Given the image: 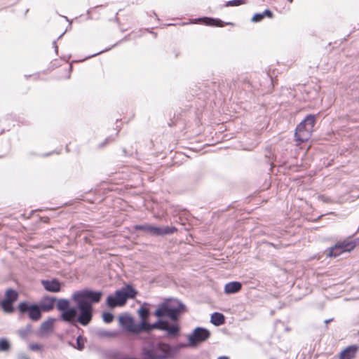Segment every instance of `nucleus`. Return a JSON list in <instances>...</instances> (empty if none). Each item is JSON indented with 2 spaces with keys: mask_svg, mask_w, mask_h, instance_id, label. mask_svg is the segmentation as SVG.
<instances>
[{
  "mask_svg": "<svg viewBox=\"0 0 359 359\" xmlns=\"http://www.w3.org/2000/svg\"><path fill=\"white\" fill-rule=\"evenodd\" d=\"M102 297L100 291L83 290L75 292L72 299L76 304L80 314H92L93 304L98 303Z\"/></svg>",
  "mask_w": 359,
  "mask_h": 359,
  "instance_id": "f257e3e1",
  "label": "nucleus"
},
{
  "mask_svg": "<svg viewBox=\"0 0 359 359\" xmlns=\"http://www.w3.org/2000/svg\"><path fill=\"white\" fill-rule=\"evenodd\" d=\"M56 299L45 296L41 299L38 304H29L27 302H20L18 310L21 313L29 312V314H41V312L51 311L55 305Z\"/></svg>",
  "mask_w": 359,
  "mask_h": 359,
  "instance_id": "f03ea898",
  "label": "nucleus"
},
{
  "mask_svg": "<svg viewBox=\"0 0 359 359\" xmlns=\"http://www.w3.org/2000/svg\"><path fill=\"white\" fill-rule=\"evenodd\" d=\"M315 124L316 116L309 114L297 125L295 129L294 137L298 144L305 142L311 138Z\"/></svg>",
  "mask_w": 359,
  "mask_h": 359,
  "instance_id": "7ed1b4c3",
  "label": "nucleus"
},
{
  "mask_svg": "<svg viewBox=\"0 0 359 359\" xmlns=\"http://www.w3.org/2000/svg\"><path fill=\"white\" fill-rule=\"evenodd\" d=\"M187 312V306L176 298L165 299L155 311L154 314H181Z\"/></svg>",
  "mask_w": 359,
  "mask_h": 359,
  "instance_id": "20e7f679",
  "label": "nucleus"
},
{
  "mask_svg": "<svg viewBox=\"0 0 359 359\" xmlns=\"http://www.w3.org/2000/svg\"><path fill=\"white\" fill-rule=\"evenodd\" d=\"M137 292L131 286H126L121 290H117L114 294L107 298L106 304L109 308H114L125 304L128 298H134Z\"/></svg>",
  "mask_w": 359,
  "mask_h": 359,
  "instance_id": "39448f33",
  "label": "nucleus"
},
{
  "mask_svg": "<svg viewBox=\"0 0 359 359\" xmlns=\"http://www.w3.org/2000/svg\"><path fill=\"white\" fill-rule=\"evenodd\" d=\"M142 320L140 323H135L131 316H119V323L127 331L134 334H138L143 330H149V326L145 323L144 320L149 316H140Z\"/></svg>",
  "mask_w": 359,
  "mask_h": 359,
  "instance_id": "423d86ee",
  "label": "nucleus"
},
{
  "mask_svg": "<svg viewBox=\"0 0 359 359\" xmlns=\"http://www.w3.org/2000/svg\"><path fill=\"white\" fill-rule=\"evenodd\" d=\"M210 336V331L202 327H196L188 336L189 346L196 347L199 344L205 341Z\"/></svg>",
  "mask_w": 359,
  "mask_h": 359,
  "instance_id": "0eeeda50",
  "label": "nucleus"
},
{
  "mask_svg": "<svg viewBox=\"0 0 359 359\" xmlns=\"http://www.w3.org/2000/svg\"><path fill=\"white\" fill-rule=\"evenodd\" d=\"M357 244L354 241L345 240L338 242L333 247L329 249L328 256L336 257L344 252H350L356 247Z\"/></svg>",
  "mask_w": 359,
  "mask_h": 359,
  "instance_id": "6e6552de",
  "label": "nucleus"
},
{
  "mask_svg": "<svg viewBox=\"0 0 359 359\" xmlns=\"http://www.w3.org/2000/svg\"><path fill=\"white\" fill-rule=\"evenodd\" d=\"M18 293L13 289H8L5 293V297L1 302L2 310L6 313H13L14 311L13 303L17 301Z\"/></svg>",
  "mask_w": 359,
  "mask_h": 359,
  "instance_id": "1a4fd4ad",
  "label": "nucleus"
},
{
  "mask_svg": "<svg viewBox=\"0 0 359 359\" xmlns=\"http://www.w3.org/2000/svg\"><path fill=\"white\" fill-rule=\"evenodd\" d=\"M153 327L158 328L167 332L168 334L176 337L179 334L180 327L176 324H170L168 322L159 321L153 325Z\"/></svg>",
  "mask_w": 359,
  "mask_h": 359,
  "instance_id": "9d476101",
  "label": "nucleus"
},
{
  "mask_svg": "<svg viewBox=\"0 0 359 359\" xmlns=\"http://www.w3.org/2000/svg\"><path fill=\"white\" fill-rule=\"evenodd\" d=\"M62 320L72 324L79 323L82 325H88L93 316H60Z\"/></svg>",
  "mask_w": 359,
  "mask_h": 359,
  "instance_id": "9b49d317",
  "label": "nucleus"
},
{
  "mask_svg": "<svg viewBox=\"0 0 359 359\" xmlns=\"http://www.w3.org/2000/svg\"><path fill=\"white\" fill-rule=\"evenodd\" d=\"M197 22L210 27H223L225 25H233L232 22H224L219 19L204 17L196 20Z\"/></svg>",
  "mask_w": 359,
  "mask_h": 359,
  "instance_id": "f8f14e48",
  "label": "nucleus"
},
{
  "mask_svg": "<svg viewBox=\"0 0 359 359\" xmlns=\"http://www.w3.org/2000/svg\"><path fill=\"white\" fill-rule=\"evenodd\" d=\"M55 319L49 318L43 322L39 330L38 335L41 337H47L53 332Z\"/></svg>",
  "mask_w": 359,
  "mask_h": 359,
  "instance_id": "ddd939ff",
  "label": "nucleus"
},
{
  "mask_svg": "<svg viewBox=\"0 0 359 359\" xmlns=\"http://www.w3.org/2000/svg\"><path fill=\"white\" fill-rule=\"evenodd\" d=\"M41 285L44 289L50 292H59L61 290V283L56 278L42 280Z\"/></svg>",
  "mask_w": 359,
  "mask_h": 359,
  "instance_id": "4468645a",
  "label": "nucleus"
},
{
  "mask_svg": "<svg viewBox=\"0 0 359 359\" xmlns=\"http://www.w3.org/2000/svg\"><path fill=\"white\" fill-rule=\"evenodd\" d=\"M56 306L58 311L62 312V314H77V310L76 308H69V302L67 299H58Z\"/></svg>",
  "mask_w": 359,
  "mask_h": 359,
  "instance_id": "2eb2a0df",
  "label": "nucleus"
},
{
  "mask_svg": "<svg viewBox=\"0 0 359 359\" xmlns=\"http://www.w3.org/2000/svg\"><path fill=\"white\" fill-rule=\"evenodd\" d=\"M357 350V346H349L341 351L339 359H353L356 355Z\"/></svg>",
  "mask_w": 359,
  "mask_h": 359,
  "instance_id": "dca6fc26",
  "label": "nucleus"
},
{
  "mask_svg": "<svg viewBox=\"0 0 359 359\" xmlns=\"http://www.w3.org/2000/svg\"><path fill=\"white\" fill-rule=\"evenodd\" d=\"M242 288V284L238 281H233L224 285V292L227 294L238 292Z\"/></svg>",
  "mask_w": 359,
  "mask_h": 359,
  "instance_id": "f3484780",
  "label": "nucleus"
},
{
  "mask_svg": "<svg viewBox=\"0 0 359 359\" xmlns=\"http://www.w3.org/2000/svg\"><path fill=\"white\" fill-rule=\"evenodd\" d=\"M134 229L137 231H142L149 233L153 236H156L158 226H154L151 224L135 225Z\"/></svg>",
  "mask_w": 359,
  "mask_h": 359,
  "instance_id": "a211bd4d",
  "label": "nucleus"
},
{
  "mask_svg": "<svg viewBox=\"0 0 359 359\" xmlns=\"http://www.w3.org/2000/svg\"><path fill=\"white\" fill-rule=\"evenodd\" d=\"M156 351L153 348L143 347L141 353V358L139 359H158Z\"/></svg>",
  "mask_w": 359,
  "mask_h": 359,
  "instance_id": "6ab92c4d",
  "label": "nucleus"
},
{
  "mask_svg": "<svg viewBox=\"0 0 359 359\" xmlns=\"http://www.w3.org/2000/svg\"><path fill=\"white\" fill-rule=\"evenodd\" d=\"M177 231V229L175 226H163L158 227L156 236H165L173 234Z\"/></svg>",
  "mask_w": 359,
  "mask_h": 359,
  "instance_id": "aec40b11",
  "label": "nucleus"
},
{
  "mask_svg": "<svg viewBox=\"0 0 359 359\" xmlns=\"http://www.w3.org/2000/svg\"><path fill=\"white\" fill-rule=\"evenodd\" d=\"M97 334L102 338H114L117 335V332L114 331H108L103 329H100L97 331Z\"/></svg>",
  "mask_w": 359,
  "mask_h": 359,
  "instance_id": "412c9836",
  "label": "nucleus"
},
{
  "mask_svg": "<svg viewBox=\"0 0 359 359\" xmlns=\"http://www.w3.org/2000/svg\"><path fill=\"white\" fill-rule=\"evenodd\" d=\"M11 348V344L5 338L0 339V352H8Z\"/></svg>",
  "mask_w": 359,
  "mask_h": 359,
  "instance_id": "4be33fe9",
  "label": "nucleus"
},
{
  "mask_svg": "<svg viewBox=\"0 0 359 359\" xmlns=\"http://www.w3.org/2000/svg\"><path fill=\"white\" fill-rule=\"evenodd\" d=\"M211 316L210 322L213 325L218 326V325H222L223 323H224V320H225L224 316Z\"/></svg>",
  "mask_w": 359,
  "mask_h": 359,
  "instance_id": "5701e85b",
  "label": "nucleus"
},
{
  "mask_svg": "<svg viewBox=\"0 0 359 359\" xmlns=\"http://www.w3.org/2000/svg\"><path fill=\"white\" fill-rule=\"evenodd\" d=\"M245 4V0H232L227 2V6H237Z\"/></svg>",
  "mask_w": 359,
  "mask_h": 359,
  "instance_id": "b1692460",
  "label": "nucleus"
},
{
  "mask_svg": "<svg viewBox=\"0 0 359 359\" xmlns=\"http://www.w3.org/2000/svg\"><path fill=\"white\" fill-rule=\"evenodd\" d=\"M264 18L263 13H256L252 18V20L255 22H259Z\"/></svg>",
  "mask_w": 359,
  "mask_h": 359,
  "instance_id": "393cba45",
  "label": "nucleus"
},
{
  "mask_svg": "<svg viewBox=\"0 0 359 359\" xmlns=\"http://www.w3.org/2000/svg\"><path fill=\"white\" fill-rule=\"evenodd\" d=\"M77 349L81 351L84 348V343L81 339V337H78L76 339Z\"/></svg>",
  "mask_w": 359,
  "mask_h": 359,
  "instance_id": "a878e982",
  "label": "nucleus"
},
{
  "mask_svg": "<svg viewBox=\"0 0 359 359\" xmlns=\"http://www.w3.org/2000/svg\"><path fill=\"white\" fill-rule=\"evenodd\" d=\"M29 348L32 351H39L41 350L43 346L38 344H30Z\"/></svg>",
  "mask_w": 359,
  "mask_h": 359,
  "instance_id": "bb28decb",
  "label": "nucleus"
},
{
  "mask_svg": "<svg viewBox=\"0 0 359 359\" xmlns=\"http://www.w3.org/2000/svg\"><path fill=\"white\" fill-rule=\"evenodd\" d=\"M138 314H141V315L149 314V309L145 306H142L138 311Z\"/></svg>",
  "mask_w": 359,
  "mask_h": 359,
  "instance_id": "cd10ccee",
  "label": "nucleus"
},
{
  "mask_svg": "<svg viewBox=\"0 0 359 359\" xmlns=\"http://www.w3.org/2000/svg\"><path fill=\"white\" fill-rule=\"evenodd\" d=\"M102 317L105 323H109L113 321L114 316H102Z\"/></svg>",
  "mask_w": 359,
  "mask_h": 359,
  "instance_id": "c85d7f7f",
  "label": "nucleus"
},
{
  "mask_svg": "<svg viewBox=\"0 0 359 359\" xmlns=\"http://www.w3.org/2000/svg\"><path fill=\"white\" fill-rule=\"evenodd\" d=\"M262 13H263V15L264 18L267 17V18H271L273 16V13L270 10H268V9L265 10Z\"/></svg>",
  "mask_w": 359,
  "mask_h": 359,
  "instance_id": "c756f323",
  "label": "nucleus"
},
{
  "mask_svg": "<svg viewBox=\"0 0 359 359\" xmlns=\"http://www.w3.org/2000/svg\"><path fill=\"white\" fill-rule=\"evenodd\" d=\"M65 69L67 72V78H69V76H70V71L72 69V66L69 65H66V67H65Z\"/></svg>",
  "mask_w": 359,
  "mask_h": 359,
  "instance_id": "7c9ffc66",
  "label": "nucleus"
},
{
  "mask_svg": "<svg viewBox=\"0 0 359 359\" xmlns=\"http://www.w3.org/2000/svg\"><path fill=\"white\" fill-rule=\"evenodd\" d=\"M29 318L34 320V321H37L40 319L41 316H29Z\"/></svg>",
  "mask_w": 359,
  "mask_h": 359,
  "instance_id": "2f4dec72",
  "label": "nucleus"
},
{
  "mask_svg": "<svg viewBox=\"0 0 359 359\" xmlns=\"http://www.w3.org/2000/svg\"><path fill=\"white\" fill-rule=\"evenodd\" d=\"M158 316L160 317L161 316ZM168 316V317H170V319H172V320H177V319H178V317H179L180 316H174V315H172V316Z\"/></svg>",
  "mask_w": 359,
  "mask_h": 359,
  "instance_id": "473e14b6",
  "label": "nucleus"
},
{
  "mask_svg": "<svg viewBox=\"0 0 359 359\" xmlns=\"http://www.w3.org/2000/svg\"><path fill=\"white\" fill-rule=\"evenodd\" d=\"M217 359H229L227 356H219Z\"/></svg>",
  "mask_w": 359,
  "mask_h": 359,
  "instance_id": "72a5a7b5",
  "label": "nucleus"
},
{
  "mask_svg": "<svg viewBox=\"0 0 359 359\" xmlns=\"http://www.w3.org/2000/svg\"><path fill=\"white\" fill-rule=\"evenodd\" d=\"M332 320V319H329V320H325L324 322H325V323L327 324V323L331 322Z\"/></svg>",
  "mask_w": 359,
  "mask_h": 359,
  "instance_id": "f704fd0d",
  "label": "nucleus"
},
{
  "mask_svg": "<svg viewBox=\"0 0 359 359\" xmlns=\"http://www.w3.org/2000/svg\"><path fill=\"white\" fill-rule=\"evenodd\" d=\"M285 1L288 3L289 5L293 2V0H285Z\"/></svg>",
  "mask_w": 359,
  "mask_h": 359,
  "instance_id": "c9c22d12",
  "label": "nucleus"
},
{
  "mask_svg": "<svg viewBox=\"0 0 359 359\" xmlns=\"http://www.w3.org/2000/svg\"><path fill=\"white\" fill-rule=\"evenodd\" d=\"M212 314L217 315V314H220V313H218V312H215V313H213Z\"/></svg>",
  "mask_w": 359,
  "mask_h": 359,
  "instance_id": "e433bc0d",
  "label": "nucleus"
},
{
  "mask_svg": "<svg viewBox=\"0 0 359 359\" xmlns=\"http://www.w3.org/2000/svg\"><path fill=\"white\" fill-rule=\"evenodd\" d=\"M271 245L273 247H274V248H277V247H276L274 244H273V243H271Z\"/></svg>",
  "mask_w": 359,
  "mask_h": 359,
  "instance_id": "4c0bfd02",
  "label": "nucleus"
},
{
  "mask_svg": "<svg viewBox=\"0 0 359 359\" xmlns=\"http://www.w3.org/2000/svg\"><path fill=\"white\" fill-rule=\"evenodd\" d=\"M103 314L108 315V314H110V313H104Z\"/></svg>",
  "mask_w": 359,
  "mask_h": 359,
  "instance_id": "58836bf2",
  "label": "nucleus"
}]
</instances>
